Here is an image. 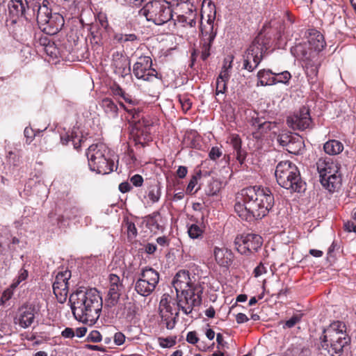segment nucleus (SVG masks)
Returning a JSON list of instances; mask_svg holds the SVG:
<instances>
[{
	"label": "nucleus",
	"instance_id": "obj_5",
	"mask_svg": "<svg viewBox=\"0 0 356 356\" xmlns=\"http://www.w3.org/2000/svg\"><path fill=\"white\" fill-rule=\"evenodd\" d=\"M278 184L291 192L300 193L305 189V183L300 177L298 167L290 161H280L275 172Z\"/></svg>",
	"mask_w": 356,
	"mask_h": 356
},
{
	"label": "nucleus",
	"instance_id": "obj_23",
	"mask_svg": "<svg viewBox=\"0 0 356 356\" xmlns=\"http://www.w3.org/2000/svg\"><path fill=\"white\" fill-rule=\"evenodd\" d=\"M82 141L83 137L79 136L77 131L74 129L72 130L70 132H65L60 134L61 143L67 145L71 142L75 149H79L81 147Z\"/></svg>",
	"mask_w": 356,
	"mask_h": 356
},
{
	"label": "nucleus",
	"instance_id": "obj_29",
	"mask_svg": "<svg viewBox=\"0 0 356 356\" xmlns=\"http://www.w3.org/2000/svg\"><path fill=\"white\" fill-rule=\"evenodd\" d=\"M263 113H254V115L252 117L250 123L252 126L258 129H270L271 122L268 121L264 116L260 115V114Z\"/></svg>",
	"mask_w": 356,
	"mask_h": 356
},
{
	"label": "nucleus",
	"instance_id": "obj_40",
	"mask_svg": "<svg viewBox=\"0 0 356 356\" xmlns=\"http://www.w3.org/2000/svg\"><path fill=\"white\" fill-rule=\"evenodd\" d=\"M232 67V60L229 58H225L221 71L218 76V79L228 81L230 78V72Z\"/></svg>",
	"mask_w": 356,
	"mask_h": 356
},
{
	"label": "nucleus",
	"instance_id": "obj_30",
	"mask_svg": "<svg viewBox=\"0 0 356 356\" xmlns=\"http://www.w3.org/2000/svg\"><path fill=\"white\" fill-rule=\"evenodd\" d=\"M183 144L187 147L199 148L200 146L199 135L194 131H187L184 135Z\"/></svg>",
	"mask_w": 356,
	"mask_h": 356
},
{
	"label": "nucleus",
	"instance_id": "obj_64",
	"mask_svg": "<svg viewBox=\"0 0 356 356\" xmlns=\"http://www.w3.org/2000/svg\"><path fill=\"white\" fill-rule=\"evenodd\" d=\"M156 243L163 247H167L170 244V240L167 236H159L156 238Z\"/></svg>",
	"mask_w": 356,
	"mask_h": 356
},
{
	"label": "nucleus",
	"instance_id": "obj_41",
	"mask_svg": "<svg viewBox=\"0 0 356 356\" xmlns=\"http://www.w3.org/2000/svg\"><path fill=\"white\" fill-rule=\"evenodd\" d=\"M188 17L184 15H179L177 20L173 22L172 27L170 28V31L175 35H180L179 31V26L185 27L187 24ZM182 36V35H181Z\"/></svg>",
	"mask_w": 356,
	"mask_h": 356
},
{
	"label": "nucleus",
	"instance_id": "obj_12",
	"mask_svg": "<svg viewBox=\"0 0 356 356\" xmlns=\"http://www.w3.org/2000/svg\"><path fill=\"white\" fill-rule=\"evenodd\" d=\"M159 279V273L153 268H142L138 277L135 281L134 289L141 296H149L155 290Z\"/></svg>",
	"mask_w": 356,
	"mask_h": 356
},
{
	"label": "nucleus",
	"instance_id": "obj_22",
	"mask_svg": "<svg viewBox=\"0 0 356 356\" xmlns=\"http://www.w3.org/2000/svg\"><path fill=\"white\" fill-rule=\"evenodd\" d=\"M322 186L329 192L333 193L339 188L341 184V177L339 172L329 175L320 179Z\"/></svg>",
	"mask_w": 356,
	"mask_h": 356
},
{
	"label": "nucleus",
	"instance_id": "obj_31",
	"mask_svg": "<svg viewBox=\"0 0 356 356\" xmlns=\"http://www.w3.org/2000/svg\"><path fill=\"white\" fill-rule=\"evenodd\" d=\"M147 196L152 203H156L159 201L161 196V188L159 182L151 184L147 189Z\"/></svg>",
	"mask_w": 356,
	"mask_h": 356
},
{
	"label": "nucleus",
	"instance_id": "obj_58",
	"mask_svg": "<svg viewBox=\"0 0 356 356\" xmlns=\"http://www.w3.org/2000/svg\"><path fill=\"white\" fill-rule=\"evenodd\" d=\"M143 178L140 175H134L130 178L131 184L136 187H140L143 184Z\"/></svg>",
	"mask_w": 356,
	"mask_h": 356
},
{
	"label": "nucleus",
	"instance_id": "obj_20",
	"mask_svg": "<svg viewBox=\"0 0 356 356\" xmlns=\"http://www.w3.org/2000/svg\"><path fill=\"white\" fill-rule=\"evenodd\" d=\"M229 143L232 145L236 153V159L242 165L246 159V152L241 148V139L238 134H231L228 138Z\"/></svg>",
	"mask_w": 356,
	"mask_h": 356
},
{
	"label": "nucleus",
	"instance_id": "obj_62",
	"mask_svg": "<svg viewBox=\"0 0 356 356\" xmlns=\"http://www.w3.org/2000/svg\"><path fill=\"white\" fill-rule=\"evenodd\" d=\"M61 336L65 339H72L75 336V332L72 328L66 327L62 331Z\"/></svg>",
	"mask_w": 356,
	"mask_h": 356
},
{
	"label": "nucleus",
	"instance_id": "obj_47",
	"mask_svg": "<svg viewBox=\"0 0 356 356\" xmlns=\"http://www.w3.org/2000/svg\"><path fill=\"white\" fill-rule=\"evenodd\" d=\"M111 90L113 95L120 96L123 97V99L129 103L132 102L129 95L125 93V92L121 88V87L119 85L114 84L113 86L111 87Z\"/></svg>",
	"mask_w": 356,
	"mask_h": 356
},
{
	"label": "nucleus",
	"instance_id": "obj_10",
	"mask_svg": "<svg viewBox=\"0 0 356 356\" xmlns=\"http://www.w3.org/2000/svg\"><path fill=\"white\" fill-rule=\"evenodd\" d=\"M147 21L156 25H162L169 22L172 17V11L168 1L155 0L148 2L140 10Z\"/></svg>",
	"mask_w": 356,
	"mask_h": 356
},
{
	"label": "nucleus",
	"instance_id": "obj_8",
	"mask_svg": "<svg viewBox=\"0 0 356 356\" xmlns=\"http://www.w3.org/2000/svg\"><path fill=\"white\" fill-rule=\"evenodd\" d=\"M143 113H127L126 118L129 121L131 129V136L136 145L145 147L152 140V131L154 127V121L149 115L144 116Z\"/></svg>",
	"mask_w": 356,
	"mask_h": 356
},
{
	"label": "nucleus",
	"instance_id": "obj_57",
	"mask_svg": "<svg viewBox=\"0 0 356 356\" xmlns=\"http://www.w3.org/2000/svg\"><path fill=\"white\" fill-rule=\"evenodd\" d=\"M222 154L221 149L218 147H213L209 153V156L211 160H216L219 159Z\"/></svg>",
	"mask_w": 356,
	"mask_h": 356
},
{
	"label": "nucleus",
	"instance_id": "obj_49",
	"mask_svg": "<svg viewBox=\"0 0 356 356\" xmlns=\"http://www.w3.org/2000/svg\"><path fill=\"white\" fill-rule=\"evenodd\" d=\"M40 131H35L31 127H26L24 131V136L26 138V143L29 145L34 140L35 137L37 136L38 133H40Z\"/></svg>",
	"mask_w": 356,
	"mask_h": 356
},
{
	"label": "nucleus",
	"instance_id": "obj_44",
	"mask_svg": "<svg viewBox=\"0 0 356 356\" xmlns=\"http://www.w3.org/2000/svg\"><path fill=\"white\" fill-rule=\"evenodd\" d=\"M21 156L15 152L9 151L6 155V161L10 166L16 167L20 164Z\"/></svg>",
	"mask_w": 356,
	"mask_h": 356
},
{
	"label": "nucleus",
	"instance_id": "obj_46",
	"mask_svg": "<svg viewBox=\"0 0 356 356\" xmlns=\"http://www.w3.org/2000/svg\"><path fill=\"white\" fill-rule=\"evenodd\" d=\"M275 84L278 83H287L290 80L291 75L288 71H284L279 73L274 72Z\"/></svg>",
	"mask_w": 356,
	"mask_h": 356
},
{
	"label": "nucleus",
	"instance_id": "obj_51",
	"mask_svg": "<svg viewBox=\"0 0 356 356\" xmlns=\"http://www.w3.org/2000/svg\"><path fill=\"white\" fill-rule=\"evenodd\" d=\"M109 286L124 289L122 280H121L120 277L115 274H111L109 275Z\"/></svg>",
	"mask_w": 356,
	"mask_h": 356
},
{
	"label": "nucleus",
	"instance_id": "obj_52",
	"mask_svg": "<svg viewBox=\"0 0 356 356\" xmlns=\"http://www.w3.org/2000/svg\"><path fill=\"white\" fill-rule=\"evenodd\" d=\"M102 106L106 111H117L119 109L114 102L108 98L102 100Z\"/></svg>",
	"mask_w": 356,
	"mask_h": 356
},
{
	"label": "nucleus",
	"instance_id": "obj_25",
	"mask_svg": "<svg viewBox=\"0 0 356 356\" xmlns=\"http://www.w3.org/2000/svg\"><path fill=\"white\" fill-rule=\"evenodd\" d=\"M213 254L216 262L221 266H228L232 262V253L226 248L216 247Z\"/></svg>",
	"mask_w": 356,
	"mask_h": 356
},
{
	"label": "nucleus",
	"instance_id": "obj_59",
	"mask_svg": "<svg viewBox=\"0 0 356 356\" xmlns=\"http://www.w3.org/2000/svg\"><path fill=\"white\" fill-rule=\"evenodd\" d=\"M197 184V178L196 176H193L186 187V193L187 194L193 193V189Z\"/></svg>",
	"mask_w": 356,
	"mask_h": 356
},
{
	"label": "nucleus",
	"instance_id": "obj_1",
	"mask_svg": "<svg viewBox=\"0 0 356 356\" xmlns=\"http://www.w3.org/2000/svg\"><path fill=\"white\" fill-rule=\"evenodd\" d=\"M275 200L270 188L261 186L243 188L236 197L235 212L246 221L261 219L273 208Z\"/></svg>",
	"mask_w": 356,
	"mask_h": 356
},
{
	"label": "nucleus",
	"instance_id": "obj_24",
	"mask_svg": "<svg viewBox=\"0 0 356 356\" xmlns=\"http://www.w3.org/2000/svg\"><path fill=\"white\" fill-rule=\"evenodd\" d=\"M146 225L152 232L163 231L164 222L161 213L155 211L147 216Z\"/></svg>",
	"mask_w": 356,
	"mask_h": 356
},
{
	"label": "nucleus",
	"instance_id": "obj_63",
	"mask_svg": "<svg viewBox=\"0 0 356 356\" xmlns=\"http://www.w3.org/2000/svg\"><path fill=\"white\" fill-rule=\"evenodd\" d=\"M131 188L132 187L131 184L127 181L122 182L119 185V190L122 193L129 192L131 190Z\"/></svg>",
	"mask_w": 356,
	"mask_h": 356
},
{
	"label": "nucleus",
	"instance_id": "obj_26",
	"mask_svg": "<svg viewBox=\"0 0 356 356\" xmlns=\"http://www.w3.org/2000/svg\"><path fill=\"white\" fill-rule=\"evenodd\" d=\"M10 13L18 17H24L28 19L27 9L29 11L28 2L26 0H12L9 6Z\"/></svg>",
	"mask_w": 356,
	"mask_h": 356
},
{
	"label": "nucleus",
	"instance_id": "obj_33",
	"mask_svg": "<svg viewBox=\"0 0 356 356\" xmlns=\"http://www.w3.org/2000/svg\"><path fill=\"white\" fill-rule=\"evenodd\" d=\"M305 73L307 80L311 85H314L317 82L318 65L311 64L309 62L305 64Z\"/></svg>",
	"mask_w": 356,
	"mask_h": 356
},
{
	"label": "nucleus",
	"instance_id": "obj_42",
	"mask_svg": "<svg viewBox=\"0 0 356 356\" xmlns=\"http://www.w3.org/2000/svg\"><path fill=\"white\" fill-rule=\"evenodd\" d=\"M203 232L204 229L202 227L196 223L188 225V234L191 238L195 239L200 238Z\"/></svg>",
	"mask_w": 356,
	"mask_h": 356
},
{
	"label": "nucleus",
	"instance_id": "obj_60",
	"mask_svg": "<svg viewBox=\"0 0 356 356\" xmlns=\"http://www.w3.org/2000/svg\"><path fill=\"white\" fill-rule=\"evenodd\" d=\"M199 338L196 332L191 331L188 332L186 335V341L191 344H195L198 342Z\"/></svg>",
	"mask_w": 356,
	"mask_h": 356
},
{
	"label": "nucleus",
	"instance_id": "obj_56",
	"mask_svg": "<svg viewBox=\"0 0 356 356\" xmlns=\"http://www.w3.org/2000/svg\"><path fill=\"white\" fill-rule=\"evenodd\" d=\"M87 339L88 341L94 343L100 342L102 339L100 332L97 330L91 331L90 334L88 335Z\"/></svg>",
	"mask_w": 356,
	"mask_h": 356
},
{
	"label": "nucleus",
	"instance_id": "obj_18",
	"mask_svg": "<svg viewBox=\"0 0 356 356\" xmlns=\"http://www.w3.org/2000/svg\"><path fill=\"white\" fill-rule=\"evenodd\" d=\"M308 43L311 49H313L316 54L321 51L326 45L324 36L316 29L309 30Z\"/></svg>",
	"mask_w": 356,
	"mask_h": 356
},
{
	"label": "nucleus",
	"instance_id": "obj_7",
	"mask_svg": "<svg viewBox=\"0 0 356 356\" xmlns=\"http://www.w3.org/2000/svg\"><path fill=\"white\" fill-rule=\"evenodd\" d=\"M86 156L90 170L102 175L113 171L114 161L111 159L110 150L105 144L91 145L86 152Z\"/></svg>",
	"mask_w": 356,
	"mask_h": 356
},
{
	"label": "nucleus",
	"instance_id": "obj_38",
	"mask_svg": "<svg viewBox=\"0 0 356 356\" xmlns=\"http://www.w3.org/2000/svg\"><path fill=\"white\" fill-rule=\"evenodd\" d=\"M159 313L175 314L171 305V298L168 294H163L159 302Z\"/></svg>",
	"mask_w": 356,
	"mask_h": 356
},
{
	"label": "nucleus",
	"instance_id": "obj_17",
	"mask_svg": "<svg viewBox=\"0 0 356 356\" xmlns=\"http://www.w3.org/2000/svg\"><path fill=\"white\" fill-rule=\"evenodd\" d=\"M316 168L320 179L337 173L339 170L338 163L330 158L319 159L316 162Z\"/></svg>",
	"mask_w": 356,
	"mask_h": 356
},
{
	"label": "nucleus",
	"instance_id": "obj_48",
	"mask_svg": "<svg viewBox=\"0 0 356 356\" xmlns=\"http://www.w3.org/2000/svg\"><path fill=\"white\" fill-rule=\"evenodd\" d=\"M294 137L290 133L283 132L278 135L277 140L280 145L286 147Z\"/></svg>",
	"mask_w": 356,
	"mask_h": 356
},
{
	"label": "nucleus",
	"instance_id": "obj_54",
	"mask_svg": "<svg viewBox=\"0 0 356 356\" xmlns=\"http://www.w3.org/2000/svg\"><path fill=\"white\" fill-rule=\"evenodd\" d=\"M227 81L217 78L216 83V95H218L220 94L223 95L225 92L227 90Z\"/></svg>",
	"mask_w": 356,
	"mask_h": 356
},
{
	"label": "nucleus",
	"instance_id": "obj_61",
	"mask_svg": "<svg viewBox=\"0 0 356 356\" xmlns=\"http://www.w3.org/2000/svg\"><path fill=\"white\" fill-rule=\"evenodd\" d=\"M113 341L115 345L120 346L124 343L125 336L123 333L118 332L114 334Z\"/></svg>",
	"mask_w": 356,
	"mask_h": 356
},
{
	"label": "nucleus",
	"instance_id": "obj_28",
	"mask_svg": "<svg viewBox=\"0 0 356 356\" xmlns=\"http://www.w3.org/2000/svg\"><path fill=\"white\" fill-rule=\"evenodd\" d=\"M274 72L270 70H261L257 73L258 83L257 86H271L275 85Z\"/></svg>",
	"mask_w": 356,
	"mask_h": 356
},
{
	"label": "nucleus",
	"instance_id": "obj_43",
	"mask_svg": "<svg viewBox=\"0 0 356 356\" xmlns=\"http://www.w3.org/2000/svg\"><path fill=\"white\" fill-rule=\"evenodd\" d=\"M159 344L163 348H168L173 347L177 343V337L170 336L168 337H159Z\"/></svg>",
	"mask_w": 356,
	"mask_h": 356
},
{
	"label": "nucleus",
	"instance_id": "obj_2",
	"mask_svg": "<svg viewBox=\"0 0 356 356\" xmlns=\"http://www.w3.org/2000/svg\"><path fill=\"white\" fill-rule=\"evenodd\" d=\"M71 309L74 318L83 323L95 324L99 319L103 300L95 288L80 289L70 296Z\"/></svg>",
	"mask_w": 356,
	"mask_h": 356
},
{
	"label": "nucleus",
	"instance_id": "obj_15",
	"mask_svg": "<svg viewBox=\"0 0 356 356\" xmlns=\"http://www.w3.org/2000/svg\"><path fill=\"white\" fill-rule=\"evenodd\" d=\"M71 272L68 270L60 271L57 273L53 283V291L57 300L63 303L65 302L69 293V280Z\"/></svg>",
	"mask_w": 356,
	"mask_h": 356
},
{
	"label": "nucleus",
	"instance_id": "obj_16",
	"mask_svg": "<svg viewBox=\"0 0 356 356\" xmlns=\"http://www.w3.org/2000/svg\"><path fill=\"white\" fill-rule=\"evenodd\" d=\"M286 122L293 130L304 131L312 126L310 113H293L287 118Z\"/></svg>",
	"mask_w": 356,
	"mask_h": 356
},
{
	"label": "nucleus",
	"instance_id": "obj_45",
	"mask_svg": "<svg viewBox=\"0 0 356 356\" xmlns=\"http://www.w3.org/2000/svg\"><path fill=\"white\" fill-rule=\"evenodd\" d=\"M114 39L120 43L126 42H134L138 39L137 36L134 33L123 34L116 33L115 34Z\"/></svg>",
	"mask_w": 356,
	"mask_h": 356
},
{
	"label": "nucleus",
	"instance_id": "obj_35",
	"mask_svg": "<svg viewBox=\"0 0 356 356\" xmlns=\"http://www.w3.org/2000/svg\"><path fill=\"white\" fill-rule=\"evenodd\" d=\"M161 318V323L165 325L168 330H172L176 324L177 318L178 317L179 312L175 314H161L159 313Z\"/></svg>",
	"mask_w": 356,
	"mask_h": 356
},
{
	"label": "nucleus",
	"instance_id": "obj_4",
	"mask_svg": "<svg viewBox=\"0 0 356 356\" xmlns=\"http://www.w3.org/2000/svg\"><path fill=\"white\" fill-rule=\"evenodd\" d=\"M346 332V325L341 321H334L324 328L319 337L321 347L330 356H341L343 348L350 343Z\"/></svg>",
	"mask_w": 356,
	"mask_h": 356
},
{
	"label": "nucleus",
	"instance_id": "obj_32",
	"mask_svg": "<svg viewBox=\"0 0 356 356\" xmlns=\"http://www.w3.org/2000/svg\"><path fill=\"white\" fill-rule=\"evenodd\" d=\"M325 152L330 155H336L343 149V144L337 140H330L324 144Z\"/></svg>",
	"mask_w": 356,
	"mask_h": 356
},
{
	"label": "nucleus",
	"instance_id": "obj_55",
	"mask_svg": "<svg viewBox=\"0 0 356 356\" xmlns=\"http://www.w3.org/2000/svg\"><path fill=\"white\" fill-rule=\"evenodd\" d=\"M127 236L128 238L131 240L135 238L137 236L138 232L135 224L132 222H127Z\"/></svg>",
	"mask_w": 356,
	"mask_h": 356
},
{
	"label": "nucleus",
	"instance_id": "obj_9",
	"mask_svg": "<svg viewBox=\"0 0 356 356\" xmlns=\"http://www.w3.org/2000/svg\"><path fill=\"white\" fill-rule=\"evenodd\" d=\"M134 75L146 83L152 85L154 91L161 85L162 77L157 71L152 67V60L150 56H140L133 66Z\"/></svg>",
	"mask_w": 356,
	"mask_h": 356
},
{
	"label": "nucleus",
	"instance_id": "obj_37",
	"mask_svg": "<svg viewBox=\"0 0 356 356\" xmlns=\"http://www.w3.org/2000/svg\"><path fill=\"white\" fill-rule=\"evenodd\" d=\"M303 147V141L299 136L294 137L286 147V150L293 154H299Z\"/></svg>",
	"mask_w": 356,
	"mask_h": 356
},
{
	"label": "nucleus",
	"instance_id": "obj_6",
	"mask_svg": "<svg viewBox=\"0 0 356 356\" xmlns=\"http://www.w3.org/2000/svg\"><path fill=\"white\" fill-rule=\"evenodd\" d=\"M49 2L44 0L42 4L35 5L32 11H36V19L39 28L48 35L58 33L64 25L63 17L58 13H52Z\"/></svg>",
	"mask_w": 356,
	"mask_h": 356
},
{
	"label": "nucleus",
	"instance_id": "obj_13",
	"mask_svg": "<svg viewBox=\"0 0 356 356\" xmlns=\"http://www.w3.org/2000/svg\"><path fill=\"white\" fill-rule=\"evenodd\" d=\"M216 12L212 15H208L207 23L201 24V58L207 60L211 55V47L217 34V27L214 25Z\"/></svg>",
	"mask_w": 356,
	"mask_h": 356
},
{
	"label": "nucleus",
	"instance_id": "obj_11",
	"mask_svg": "<svg viewBox=\"0 0 356 356\" xmlns=\"http://www.w3.org/2000/svg\"><path fill=\"white\" fill-rule=\"evenodd\" d=\"M268 49L265 38L259 35L256 37L245 53L244 69L249 72L255 70L262 60Z\"/></svg>",
	"mask_w": 356,
	"mask_h": 356
},
{
	"label": "nucleus",
	"instance_id": "obj_53",
	"mask_svg": "<svg viewBox=\"0 0 356 356\" xmlns=\"http://www.w3.org/2000/svg\"><path fill=\"white\" fill-rule=\"evenodd\" d=\"M302 317V314H294L291 318L285 322L284 327L291 328L295 326L296 324L299 323Z\"/></svg>",
	"mask_w": 356,
	"mask_h": 356
},
{
	"label": "nucleus",
	"instance_id": "obj_50",
	"mask_svg": "<svg viewBox=\"0 0 356 356\" xmlns=\"http://www.w3.org/2000/svg\"><path fill=\"white\" fill-rule=\"evenodd\" d=\"M27 277L28 271L25 269L22 268L19 272L17 277L15 280H14L13 282L11 284V288L15 289L22 282L24 281Z\"/></svg>",
	"mask_w": 356,
	"mask_h": 356
},
{
	"label": "nucleus",
	"instance_id": "obj_14",
	"mask_svg": "<svg viewBox=\"0 0 356 356\" xmlns=\"http://www.w3.org/2000/svg\"><path fill=\"white\" fill-rule=\"evenodd\" d=\"M261 236L256 234H247L238 236L234 240L237 251L241 254H249L257 252L262 245Z\"/></svg>",
	"mask_w": 356,
	"mask_h": 356
},
{
	"label": "nucleus",
	"instance_id": "obj_21",
	"mask_svg": "<svg viewBox=\"0 0 356 356\" xmlns=\"http://www.w3.org/2000/svg\"><path fill=\"white\" fill-rule=\"evenodd\" d=\"M312 50L306 44H298L291 49V52L297 58L309 61L316 56V53Z\"/></svg>",
	"mask_w": 356,
	"mask_h": 356
},
{
	"label": "nucleus",
	"instance_id": "obj_39",
	"mask_svg": "<svg viewBox=\"0 0 356 356\" xmlns=\"http://www.w3.org/2000/svg\"><path fill=\"white\" fill-rule=\"evenodd\" d=\"M81 211L77 207H72L67 209H65L63 216L58 217V224L63 225L65 221V218L67 220H74L80 216Z\"/></svg>",
	"mask_w": 356,
	"mask_h": 356
},
{
	"label": "nucleus",
	"instance_id": "obj_19",
	"mask_svg": "<svg viewBox=\"0 0 356 356\" xmlns=\"http://www.w3.org/2000/svg\"><path fill=\"white\" fill-rule=\"evenodd\" d=\"M35 319V309L32 306L22 307L19 310V325L23 328H27L33 323Z\"/></svg>",
	"mask_w": 356,
	"mask_h": 356
},
{
	"label": "nucleus",
	"instance_id": "obj_27",
	"mask_svg": "<svg viewBox=\"0 0 356 356\" xmlns=\"http://www.w3.org/2000/svg\"><path fill=\"white\" fill-rule=\"evenodd\" d=\"M123 289L109 286L108 294L105 300V307L111 308L115 306L119 301Z\"/></svg>",
	"mask_w": 356,
	"mask_h": 356
},
{
	"label": "nucleus",
	"instance_id": "obj_3",
	"mask_svg": "<svg viewBox=\"0 0 356 356\" xmlns=\"http://www.w3.org/2000/svg\"><path fill=\"white\" fill-rule=\"evenodd\" d=\"M172 284L177 293L178 309L186 315L192 314L202 304L203 287L199 283L193 282L186 270L177 273Z\"/></svg>",
	"mask_w": 356,
	"mask_h": 356
},
{
	"label": "nucleus",
	"instance_id": "obj_34",
	"mask_svg": "<svg viewBox=\"0 0 356 356\" xmlns=\"http://www.w3.org/2000/svg\"><path fill=\"white\" fill-rule=\"evenodd\" d=\"M173 5L181 6V9L185 14H193L196 11V8L193 4V0H172Z\"/></svg>",
	"mask_w": 356,
	"mask_h": 356
},
{
	"label": "nucleus",
	"instance_id": "obj_36",
	"mask_svg": "<svg viewBox=\"0 0 356 356\" xmlns=\"http://www.w3.org/2000/svg\"><path fill=\"white\" fill-rule=\"evenodd\" d=\"M221 188V183L214 179H211L208 181L205 188V194L208 196H213L218 194Z\"/></svg>",
	"mask_w": 356,
	"mask_h": 356
}]
</instances>
